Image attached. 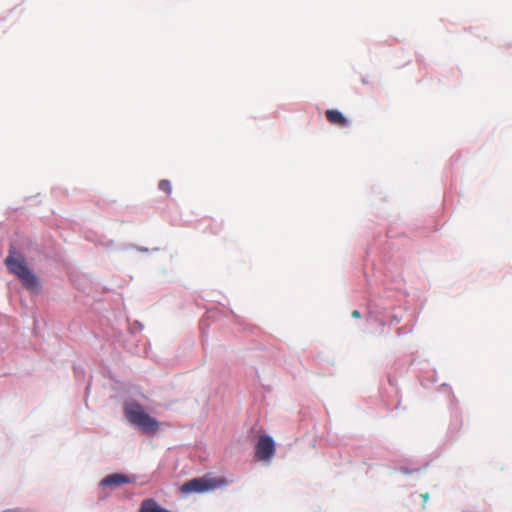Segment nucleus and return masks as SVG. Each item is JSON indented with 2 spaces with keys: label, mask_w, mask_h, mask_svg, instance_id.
Returning <instances> with one entry per match:
<instances>
[{
  "label": "nucleus",
  "mask_w": 512,
  "mask_h": 512,
  "mask_svg": "<svg viewBox=\"0 0 512 512\" xmlns=\"http://www.w3.org/2000/svg\"><path fill=\"white\" fill-rule=\"evenodd\" d=\"M125 423L139 435L155 437L160 435L163 422L152 415L149 409L136 399H126L122 403Z\"/></svg>",
  "instance_id": "1"
},
{
  "label": "nucleus",
  "mask_w": 512,
  "mask_h": 512,
  "mask_svg": "<svg viewBox=\"0 0 512 512\" xmlns=\"http://www.w3.org/2000/svg\"><path fill=\"white\" fill-rule=\"evenodd\" d=\"M4 265L10 274L19 279L22 288L29 292L31 296H38L42 293L43 281L41 277L29 265L26 256L19 252L14 244L9 246Z\"/></svg>",
  "instance_id": "2"
},
{
  "label": "nucleus",
  "mask_w": 512,
  "mask_h": 512,
  "mask_svg": "<svg viewBox=\"0 0 512 512\" xmlns=\"http://www.w3.org/2000/svg\"><path fill=\"white\" fill-rule=\"evenodd\" d=\"M229 481L224 476H213L211 473L204 474L185 481L179 491L183 496L193 494H206L215 491L218 488L227 486Z\"/></svg>",
  "instance_id": "3"
},
{
  "label": "nucleus",
  "mask_w": 512,
  "mask_h": 512,
  "mask_svg": "<svg viewBox=\"0 0 512 512\" xmlns=\"http://www.w3.org/2000/svg\"><path fill=\"white\" fill-rule=\"evenodd\" d=\"M276 455V442L270 435H258V466L269 467Z\"/></svg>",
  "instance_id": "4"
},
{
  "label": "nucleus",
  "mask_w": 512,
  "mask_h": 512,
  "mask_svg": "<svg viewBox=\"0 0 512 512\" xmlns=\"http://www.w3.org/2000/svg\"><path fill=\"white\" fill-rule=\"evenodd\" d=\"M223 316H225V314L215 306L210 307L206 310L205 314L201 317L199 321V329L203 343L206 341L208 337V329L210 326V322L216 321Z\"/></svg>",
  "instance_id": "5"
},
{
  "label": "nucleus",
  "mask_w": 512,
  "mask_h": 512,
  "mask_svg": "<svg viewBox=\"0 0 512 512\" xmlns=\"http://www.w3.org/2000/svg\"><path fill=\"white\" fill-rule=\"evenodd\" d=\"M124 485V473L114 472L103 477L98 486L100 488L117 489Z\"/></svg>",
  "instance_id": "6"
},
{
  "label": "nucleus",
  "mask_w": 512,
  "mask_h": 512,
  "mask_svg": "<svg viewBox=\"0 0 512 512\" xmlns=\"http://www.w3.org/2000/svg\"><path fill=\"white\" fill-rule=\"evenodd\" d=\"M138 512H174L162 506L155 498H145L139 507Z\"/></svg>",
  "instance_id": "7"
},
{
  "label": "nucleus",
  "mask_w": 512,
  "mask_h": 512,
  "mask_svg": "<svg viewBox=\"0 0 512 512\" xmlns=\"http://www.w3.org/2000/svg\"><path fill=\"white\" fill-rule=\"evenodd\" d=\"M327 120L336 125H340L342 127H346L350 124V121L345 117V115L336 109H328L325 112Z\"/></svg>",
  "instance_id": "8"
},
{
  "label": "nucleus",
  "mask_w": 512,
  "mask_h": 512,
  "mask_svg": "<svg viewBox=\"0 0 512 512\" xmlns=\"http://www.w3.org/2000/svg\"><path fill=\"white\" fill-rule=\"evenodd\" d=\"M130 249H135L141 253H148L150 251L152 252H157L160 250L159 247H155L153 249H149L145 246H138L136 244H132V243H127V244H120L119 247H118V250H121V251H125V250H130Z\"/></svg>",
  "instance_id": "9"
},
{
  "label": "nucleus",
  "mask_w": 512,
  "mask_h": 512,
  "mask_svg": "<svg viewBox=\"0 0 512 512\" xmlns=\"http://www.w3.org/2000/svg\"><path fill=\"white\" fill-rule=\"evenodd\" d=\"M248 438L252 444V461H256V423L252 424L248 431Z\"/></svg>",
  "instance_id": "10"
},
{
  "label": "nucleus",
  "mask_w": 512,
  "mask_h": 512,
  "mask_svg": "<svg viewBox=\"0 0 512 512\" xmlns=\"http://www.w3.org/2000/svg\"><path fill=\"white\" fill-rule=\"evenodd\" d=\"M73 371L75 379L78 383L83 382L85 380L86 370L81 365L74 364Z\"/></svg>",
  "instance_id": "11"
},
{
  "label": "nucleus",
  "mask_w": 512,
  "mask_h": 512,
  "mask_svg": "<svg viewBox=\"0 0 512 512\" xmlns=\"http://www.w3.org/2000/svg\"><path fill=\"white\" fill-rule=\"evenodd\" d=\"M158 189L164 192L166 195H170L172 193V183L169 179H161L158 182Z\"/></svg>",
  "instance_id": "12"
},
{
  "label": "nucleus",
  "mask_w": 512,
  "mask_h": 512,
  "mask_svg": "<svg viewBox=\"0 0 512 512\" xmlns=\"http://www.w3.org/2000/svg\"><path fill=\"white\" fill-rule=\"evenodd\" d=\"M128 329L131 335H135L136 333L143 331L144 324L141 321L135 320L133 323L129 324Z\"/></svg>",
  "instance_id": "13"
},
{
  "label": "nucleus",
  "mask_w": 512,
  "mask_h": 512,
  "mask_svg": "<svg viewBox=\"0 0 512 512\" xmlns=\"http://www.w3.org/2000/svg\"><path fill=\"white\" fill-rule=\"evenodd\" d=\"M426 467H427V465H425L423 468L409 469L408 467L401 466V467L397 468V470L403 474L409 475V474H412L415 472H420V471L426 469Z\"/></svg>",
  "instance_id": "14"
},
{
  "label": "nucleus",
  "mask_w": 512,
  "mask_h": 512,
  "mask_svg": "<svg viewBox=\"0 0 512 512\" xmlns=\"http://www.w3.org/2000/svg\"><path fill=\"white\" fill-rule=\"evenodd\" d=\"M137 480L138 476L136 474H124V485L135 484Z\"/></svg>",
  "instance_id": "15"
},
{
  "label": "nucleus",
  "mask_w": 512,
  "mask_h": 512,
  "mask_svg": "<svg viewBox=\"0 0 512 512\" xmlns=\"http://www.w3.org/2000/svg\"><path fill=\"white\" fill-rule=\"evenodd\" d=\"M229 313L232 315L235 322H237L239 325H242L239 315H237L232 309H229Z\"/></svg>",
  "instance_id": "16"
},
{
  "label": "nucleus",
  "mask_w": 512,
  "mask_h": 512,
  "mask_svg": "<svg viewBox=\"0 0 512 512\" xmlns=\"http://www.w3.org/2000/svg\"><path fill=\"white\" fill-rule=\"evenodd\" d=\"M91 389V381L89 380L87 384L85 385V397L87 398Z\"/></svg>",
  "instance_id": "17"
},
{
  "label": "nucleus",
  "mask_w": 512,
  "mask_h": 512,
  "mask_svg": "<svg viewBox=\"0 0 512 512\" xmlns=\"http://www.w3.org/2000/svg\"><path fill=\"white\" fill-rule=\"evenodd\" d=\"M390 323L391 324H398V323H400V318L398 316L394 315V316L391 317Z\"/></svg>",
  "instance_id": "18"
},
{
  "label": "nucleus",
  "mask_w": 512,
  "mask_h": 512,
  "mask_svg": "<svg viewBox=\"0 0 512 512\" xmlns=\"http://www.w3.org/2000/svg\"><path fill=\"white\" fill-rule=\"evenodd\" d=\"M352 317H354V318H360V317H361V313H360V311H358V310H354V311L352 312Z\"/></svg>",
  "instance_id": "19"
},
{
  "label": "nucleus",
  "mask_w": 512,
  "mask_h": 512,
  "mask_svg": "<svg viewBox=\"0 0 512 512\" xmlns=\"http://www.w3.org/2000/svg\"><path fill=\"white\" fill-rule=\"evenodd\" d=\"M421 497L423 498L424 502H427L428 499H429V494L428 493H424L421 495Z\"/></svg>",
  "instance_id": "20"
},
{
  "label": "nucleus",
  "mask_w": 512,
  "mask_h": 512,
  "mask_svg": "<svg viewBox=\"0 0 512 512\" xmlns=\"http://www.w3.org/2000/svg\"><path fill=\"white\" fill-rule=\"evenodd\" d=\"M401 334H402V333H401V329H398V330H397V335H398V336H401Z\"/></svg>",
  "instance_id": "21"
}]
</instances>
